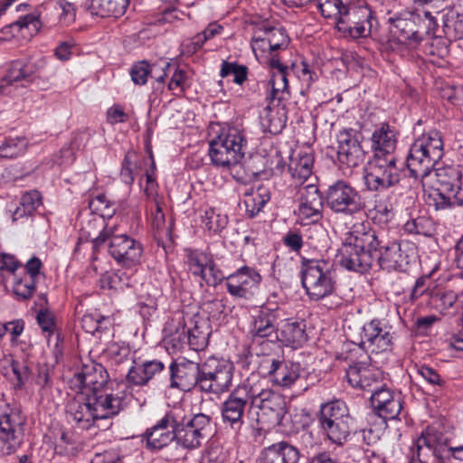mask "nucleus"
I'll return each mask as SVG.
<instances>
[{"instance_id": "f257e3e1", "label": "nucleus", "mask_w": 463, "mask_h": 463, "mask_svg": "<svg viewBox=\"0 0 463 463\" xmlns=\"http://www.w3.org/2000/svg\"><path fill=\"white\" fill-rule=\"evenodd\" d=\"M391 33L395 36L388 42V48L402 57L410 55L409 45H417L424 35H435L438 29L436 17L429 11L404 10L389 16Z\"/></svg>"}, {"instance_id": "f03ea898", "label": "nucleus", "mask_w": 463, "mask_h": 463, "mask_svg": "<svg viewBox=\"0 0 463 463\" xmlns=\"http://www.w3.org/2000/svg\"><path fill=\"white\" fill-rule=\"evenodd\" d=\"M71 389L90 398L111 397V402L125 406L127 387L123 382H109L106 368L94 362L82 364L69 381Z\"/></svg>"}, {"instance_id": "7ed1b4c3", "label": "nucleus", "mask_w": 463, "mask_h": 463, "mask_svg": "<svg viewBox=\"0 0 463 463\" xmlns=\"http://www.w3.org/2000/svg\"><path fill=\"white\" fill-rule=\"evenodd\" d=\"M124 407L111 402V397L102 396L90 398L84 394H77L66 405L69 420L76 428L90 430L92 427L100 428L99 421L109 420L118 415Z\"/></svg>"}, {"instance_id": "20e7f679", "label": "nucleus", "mask_w": 463, "mask_h": 463, "mask_svg": "<svg viewBox=\"0 0 463 463\" xmlns=\"http://www.w3.org/2000/svg\"><path fill=\"white\" fill-rule=\"evenodd\" d=\"M372 228L364 224L354 227L338 250L340 265L347 270L365 273L376 260L373 255Z\"/></svg>"}, {"instance_id": "39448f33", "label": "nucleus", "mask_w": 463, "mask_h": 463, "mask_svg": "<svg viewBox=\"0 0 463 463\" xmlns=\"http://www.w3.org/2000/svg\"><path fill=\"white\" fill-rule=\"evenodd\" d=\"M251 409L256 412L258 424L278 426L287 413V403L280 393L266 387L260 381L250 378Z\"/></svg>"}, {"instance_id": "423d86ee", "label": "nucleus", "mask_w": 463, "mask_h": 463, "mask_svg": "<svg viewBox=\"0 0 463 463\" xmlns=\"http://www.w3.org/2000/svg\"><path fill=\"white\" fill-rule=\"evenodd\" d=\"M175 441L183 448L195 449L202 446L211 432V418L203 413L190 415L181 406H174Z\"/></svg>"}, {"instance_id": "0eeeda50", "label": "nucleus", "mask_w": 463, "mask_h": 463, "mask_svg": "<svg viewBox=\"0 0 463 463\" xmlns=\"http://www.w3.org/2000/svg\"><path fill=\"white\" fill-rule=\"evenodd\" d=\"M300 274L302 286L311 300H321L335 291L336 281L329 262L302 258Z\"/></svg>"}, {"instance_id": "6e6552de", "label": "nucleus", "mask_w": 463, "mask_h": 463, "mask_svg": "<svg viewBox=\"0 0 463 463\" xmlns=\"http://www.w3.org/2000/svg\"><path fill=\"white\" fill-rule=\"evenodd\" d=\"M246 145V137L240 129L222 130L210 142L209 156L213 165L224 170L237 166L244 157Z\"/></svg>"}, {"instance_id": "1a4fd4ad", "label": "nucleus", "mask_w": 463, "mask_h": 463, "mask_svg": "<svg viewBox=\"0 0 463 463\" xmlns=\"http://www.w3.org/2000/svg\"><path fill=\"white\" fill-rule=\"evenodd\" d=\"M247 407L250 412L252 409L250 378L237 385L222 402L220 411L224 428L235 434H240L245 425L244 416Z\"/></svg>"}, {"instance_id": "9d476101", "label": "nucleus", "mask_w": 463, "mask_h": 463, "mask_svg": "<svg viewBox=\"0 0 463 463\" xmlns=\"http://www.w3.org/2000/svg\"><path fill=\"white\" fill-rule=\"evenodd\" d=\"M116 229L106 232L98 239L96 247L107 245L109 255L124 268H133L140 264L143 255V245L140 241L128 234H116Z\"/></svg>"}, {"instance_id": "9b49d317", "label": "nucleus", "mask_w": 463, "mask_h": 463, "mask_svg": "<svg viewBox=\"0 0 463 463\" xmlns=\"http://www.w3.org/2000/svg\"><path fill=\"white\" fill-rule=\"evenodd\" d=\"M373 250L376 257L374 264L387 271L404 270L409 264V257L402 251L401 243L390 238L384 229H372Z\"/></svg>"}, {"instance_id": "f8f14e48", "label": "nucleus", "mask_w": 463, "mask_h": 463, "mask_svg": "<svg viewBox=\"0 0 463 463\" xmlns=\"http://www.w3.org/2000/svg\"><path fill=\"white\" fill-rule=\"evenodd\" d=\"M233 364L225 359L209 357L201 364L199 390L206 393L226 392L232 384Z\"/></svg>"}, {"instance_id": "ddd939ff", "label": "nucleus", "mask_w": 463, "mask_h": 463, "mask_svg": "<svg viewBox=\"0 0 463 463\" xmlns=\"http://www.w3.org/2000/svg\"><path fill=\"white\" fill-rule=\"evenodd\" d=\"M402 172L397 156L372 157L365 169L364 183L368 190L378 192L396 185Z\"/></svg>"}, {"instance_id": "4468645a", "label": "nucleus", "mask_w": 463, "mask_h": 463, "mask_svg": "<svg viewBox=\"0 0 463 463\" xmlns=\"http://www.w3.org/2000/svg\"><path fill=\"white\" fill-rule=\"evenodd\" d=\"M373 11L363 1L353 0L335 23L337 30L353 39L370 35L373 24Z\"/></svg>"}, {"instance_id": "2eb2a0df", "label": "nucleus", "mask_w": 463, "mask_h": 463, "mask_svg": "<svg viewBox=\"0 0 463 463\" xmlns=\"http://www.w3.org/2000/svg\"><path fill=\"white\" fill-rule=\"evenodd\" d=\"M326 202L334 213L347 216H354L363 212L365 207L360 193L343 180H338L328 187Z\"/></svg>"}, {"instance_id": "dca6fc26", "label": "nucleus", "mask_w": 463, "mask_h": 463, "mask_svg": "<svg viewBox=\"0 0 463 463\" xmlns=\"http://www.w3.org/2000/svg\"><path fill=\"white\" fill-rule=\"evenodd\" d=\"M24 417L17 409H8L0 415V454H14L24 440Z\"/></svg>"}, {"instance_id": "f3484780", "label": "nucleus", "mask_w": 463, "mask_h": 463, "mask_svg": "<svg viewBox=\"0 0 463 463\" xmlns=\"http://www.w3.org/2000/svg\"><path fill=\"white\" fill-rule=\"evenodd\" d=\"M362 133L354 128H343L336 136L337 161L343 169L351 170L363 164L365 152L362 147Z\"/></svg>"}, {"instance_id": "a211bd4d", "label": "nucleus", "mask_w": 463, "mask_h": 463, "mask_svg": "<svg viewBox=\"0 0 463 463\" xmlns=\"http://www.w3.org/2000/svg\"><path fill=\"white\" fill-rule=\"evenodd\" d=\"M258 270L250 266H242L226 277L227 292L235 298L249 299L261 282Z\"/></svg>"}, {"instance_id": "6ab92c4d", "label": "nucleus", "mask_w": 463, "mask_h": 463, "mask_svg": "<svg viewBox=\"0 0 463 463\" xmlns=\"http://www.w3.org/2000/svg\"><path fill=\"white\" fill-rule=\"evenodd\" d=\"M298 220L306 226L310 222H318L323 217V197L316 184L300 186L298 192Z\"/></svg>"}, {"instance_id": "aec40b11", "label": "nucleus", "mask_w": 463, "mask_h": 463, "mask_svg": "<svg viewBox=\"0 0 463 463\" xmlns=\"http://www.w3.org/2000/svg\"><path fill=\"white\" fill-rule=\"evenodd\" d=\"M361 345L371 353L387 352L392 349V335L381 320L373 319L363 326Z\"/></svg>"}, {"instance_id": "412c9836", "label": "nucleus", "mask_w": 463, "mask_h": 463, "mask_svg": "<svg viewBox=\"0 0 463 463\" xmlns=\"http://www.w3.org/2000/svg\"><path fill=\"white\" fill-rule=\"evenodd\" d=\"M175 437L173 408L166 411L154 426L147 428L143 434L147 449L153 451L165 448L175 440Z\"/></svg>"}, {"instance_id": "4be33fe9", "label": "nucleus", "mask_w": 463, "mask_h": 463, "mask_svg": "<svg viewBox=\"0 0 463 463\" xmlns=\"http://www.w3.org/2000/svg\"><path fill=\"white\" fill-rule=\"evenodd\" d=\"M201 378V364L182 360L174 362L170 365L171 386L182 390L199 389V381Z\"/></svg>"}, {"instance_id": "5701e85b", "label": "nucleus", "mask_w": 463, "mask_h": 463, "mask_svg": "<svg viewBox=\"0 0 463 463\" xmlns=\"http://www.w3.org/2000/svg\"><path fill=\"white\" fill-rule=\"evenodd\" d=\"M370 401L377 414L384 420H395L402 409L401 393L384 386L373 390Z\"/></svg>"}, {"instance_id": "b1692460", "label": "nucleus", "mask_w": 463, "mask_h": 463, "mask_svg": "<svg viewBox=\"0 0 463 463\" xmlns=\"http://www.w3.org/2000/svg\"><path fill=\"white\" fill-rule=\"evenodd\" d=\"M346 378L349 384L364 391L373 393V390L379 389L382 385V373L373 366L366 363H355L350 364L346 369Z\"/></svg>"}, {"instance_id": "393cba45", "label": "nucleus", "mask_w": 463, "mask_h": 463, "mask_svg": "<svg viewBox=\"0 0 463 463\" xmlns=\"http://www.w3.org/2000/svg\"><path fill=\"white\" fill-rule=\"evenodd\" d=\"M373 157L396 156L398 132L389 123L377 126L370 138Z\"/></svg>"}, {"instance_id": "a878e982", "label": "nucleus", "mask_w": 463, "mask_h": 463, "mask_svg": "<svg viewBox=\"0 0 463 463\" xmlns=\"http://www.w3.org/2000/svg\"><path fill=\"white\" fill-rule=\"evenodd\" d=\"M303 371L299 363L273 359L268 374L273 384L282 389H289L300 379Z\"/></svg>"}, {"instance_id": "bb28decb", "label": "nucleus", "mask_w": 463, "mask_h": 463, "mask_svg": "<svg viewBox=\"0 0 463 463\" xmlns=\"http://www.w3.org/2000/svg\"><path fill=\"white\" fill-rule=\"evenodd\" d=\"M277 312L266 307H261L257 314L252 316L248 334L252 341L269 338L277 335Z\"/></svg>"}, {"instance_id": "cd10ccee", "label": "nucleus", "mask_w": 463, "mask_h": 463, "mask_svg": "<svg viewBox=\"0 0 463 463\" xmlns=\"http://www.w3.org/2000/svg\"><path fill=\"white\" fill-rule=\"evenodd\" d=\"M439 161L430 157L422 146L411 144L406 156V166L411 173V176L420 178L423 182L428 177Z\"/></svg>"}, {"instance_id": "c85d7f7f", "label": "nucleus", "mask_w": 463, "mask_h": 463, "mask_svg": "<svg viewBox=\"0 0 463 463\" xmlns=\"http://www.w3.org/2000/svg\"><path fill=\"white\" fill-rule=\"evenodd\" d=\"M269 67L271 70V77L269 80L271 91L267 99H269L270 102H273L275 99H278V101L286 99L289 96L288 82V67L281 62L279 57L270 58Z\"/></svg>"}, {"instance_id": "c756f323", "label": "nucleus", "mask_w": 463, "mask_h": 463, "mask_svg": "<svg viewBox=\"0 0 463 463\" xmlns=\"http://www.w3.org/2000/svg\"><path fill=\"white\" fill-rule=\"evenodd\" d=\"M436 187L439 191L454 196L458 205H463V198L459 196L461 190V172L453 166L436 170Z\"/></svg>"}, {"instance_id": "7c9ffc66", "label": "nucleus", "mask_w": 463, "mask_h": 463, "mask_svg": "<svg viewBox=\"0 0 463 463\" xmlns=\"http://www.w3.org/2000/svg\"><path fill=\"white\" fill-rule=\"evenodd\" d=\"M299 451L286 441L264 448L259 456V463H298Z\"/></svg>"}, {"instance_id": "2f4dec72", "label": "nucleus", "mask_w": 463, "mask_h": 463, "mask_svg": "<svg viewBox=\"0 0 463 463\" xmlns=\"http://www.w3.org/2000/svg\"><path fill=\"white\" fill-rule=\"evenodd\" d=\"M437 442L438 438L435 431L427 428L411 445L407 455L410 462L427 463Z\"/></svg>"}, {"instance_id": "473e14b6", "label": "nucleus", "mask_w": 463, "mask_h": 463, "mask_svg": "<svg viewBox=\"0 0 463 463\" xmlns=\"http://www.w3.org/2000/svg\"><path fill=\"white\" fill-rule=\"evenodd\" d=\"M314 156L307 151L293 152L289 157L288 172L297 185L302 184L312 175Z\"/></svg>"}, {"instance_id": "72a5a7b5", "label": "nucleus", "mask_w": 463, "mask_h": 463, "mask_svg": "<svg viewBox=\"0 0 463 463\" xmlns=\"http://www.w3.org/2000/svg\"><path fill=\"white\" fill-rule=\"evenodd\" d=\"M130 0H85L84 6L92 15L119 18L127 11Z\"/></svg>"}, {"instance_id": "f704fd0d", "label": "nucleus", "mask_w": 463, "mask_h": 463, "mask_svg": "<svg viewBox=\"0 0 463 463\" xmlns=\"http://www.w3.org/2000/svg\"><path fill=\"white\" fill-rule=\"evenodd\" d=\"M278 331L276 338L287 346L299 348L307 341L304 321L287 320Z\"/></svg>"}, {"instance_id": "c9c22d12", "label": "nucleus", "mask_w": 463, "mask_h": 463, "mask_svg": "<svg viewBox=\"0 0 463 463\" xmlns=\"http://www.w3.org/2000/svg\"><path fill=\"white\" fill-rule=\"evenodd\" d=\"M186 329L190 348L197 352L203 350L211 335L209 323L203 318L194 317L190 320V326H186Z\"/></svg>"}, {"instance_id": "e433bc0d", "label": "nucleus", "mask_w": 463, "mask_h": 463, "mask_svg": "<svg viewBox=\"0 0 463 463\" xmlns=\"http://www.w3.org/2000/svg\"><path fill=\"white\" fill-rule=\"evenodd\" d=\"M428 153L430 157L439 161L444 155V144L442 135L439 130L430 129L418 136L413 142Z\"/></svg>"}, {"instance_id": "4c0bfd02", "label": "nucleus", "mask_w": 463, "mask_h": 463, "mask_svg": "<svg viewBox=\"0 0 463 463\" xmlns=\"http://www.w3.org/2000/svg\"><path fill=\"white\" fill-rule=\"evenodd\" d=\"M38 72L37 65L28 60H17L11 63L5 80L9 83L15 81L32 82Z\"/></svg>"}, {"instance_id": "58836bf2", "label": "nucleus", "mask_w": 463, "mask_h": 463, "mask_svg": "<svg viewBox=\"0 0 463 463\" xmlns=\"http://www.w3.org/2000/svg\"><path fill=\"white\" fill-rule=\"evenodd\" d=\"M318 423L340 422V420H352L345 402L336 400L324 403L320 406L317 415Z\"/></svg>"}, {"instance_id": "ea45409f", "label": "nucleus", "mask_w": 463, "mask_h": 463, "mask_svg": "<svg viewBox=\"0 0 463 463\" xmlns=\"http://www.w3.org/2000/svg\"><path fill=\"white\" fill-rule=\"evenodd\" d=\"M352 420H340V422H323L319 427L323 434L333 444L342 447L347 441L351 433Z\"/></svg>"}, {"instance_id": "a19ab883", "label": "nucleus", "mask_w": 463, "mask_h": 463, "mask_svg": "<svg viewBox=\"0 0 463 463\" xmlns=\"http://www.w3.org/2000/svg\"><path fill=\"white\" fill-rule=\"evenodd\" d=\"M269 198V193L264 187H259L256 190L250 189V191L245 192L243 203L247 216L253 218L258 215Z\"/></svg>"}, {"instance_id": "79ce46f5", "label": "nucleus", "mask_w": 463, "mask_h": 463, "mask_svg": "<svg viewBox=\"0 0 463 463\" xmlns=\"http://www.w3.org/2000/svg\"><path fill=\"white\" fill-rule=\"evenodd\" d=\"M114 227L105 225L104 219L99 216H92L81 228V234L86 240L92 241V249L99 251L103 246L96 247L98 239L101 238L106 232H112Z\"/></svg>"}, {"instance_id": "37998d69", "label": "nucleus", "mask_w": 463, "mask_h": 463, "mask_svg": "<svg viewBox=\"0 0 463 463\" xmlns=\"http://www.w3.org/2000/svg\"><path fill=\"white\" fill-rule=\"evenodd\" d=\"M251 48L256 58L260 62L267 63L268 65H269L270 58L279 57L277 53L269 50V44H268V41L266 40L265 32H263L260 25L254 31L251 40Z\"/></svg>"}, {"instance_id": "c03bdc74", "label": "nucleus", "mask_w": 463, "mask_h": 463, "mask_svg": "<svg viewBox=\"0 0 463 463\" xmlns=\"http://www.w3.org/2000/svg\"><path fill=\"white\" fill-rule=\"evenodd\" d=\"M260 27L265 32L269 50L273 51L274 53L278 50H285L288 47L289 37L284 28L269 26L268 24H261Z\"/></svg>"}, {"instance_id": "a18cd8bd", "label": "nucleus", "mask_w": 463, "mask_h": 463, "mask_svg": "<svg viewBox=\"0 0 463 463\" xmlns=\"http://www.w3.org/2000/svg\"><path fill=\"white\" fill-rule=\"evenodd\" d=\"M353 0H314L321 14L325 18L332 19L334 23L337 21L343 11L351 4Z\"/></svg>"}, {"instance_id": "49530a36", "label": "nucleus", "mask_w": 463, "mask_h": 463, "mask_svg": "<svg viewBox=\"0 0 463 463\" xmlns=\"http://www.w3.org/2000/svg\"><path fill=\"white\" fill-rule=\"evenodd\" d=\"M424 194L427 204L434 207L436 211L450 209L457 203L453 195L439 191L434 186L430 187L429 190H425Z\"/></svg>"}, {"instance_id": "de8ad7c7", "label": "nucleus", "mask_w": 463, "mask_h": 463, "mask_svg": "<svg viewBox=\"0 0 463 463\" xmlns=\"http://www.w3.org/2000/svg\"><path fill=\"white\" fill-rule=\"evenodd\" d=\"M457 302L459 305V294L452 290L438 289L430 294V304L440 312L449 310Z\"/></svg>"}, {"instance_id": "09e8293b", "label": "nucleus", "mask_w": 463, "mask_h": 463, "mask_svg": "<svg viewBox=\"0 0 463 463\" xmlns=\"http://www.w3.org/2000/svg\"><path fill=\"white\" fill-rule=\"evenodd\" d=\"M261 124L267 132L277 135L284 128L286 122L279 115V109H271L269 105L264 109V115L261 117Z\"/></svg>"}, {"instance_id": "8fccbe9b", "label": "nucleus", "mask_w": 463, "mask_h": 463, "mask_svg": "<svg viewBox=\"0 0 463 463\" xmlns=\"http://www.w3.org/2000/svg\"><path fill=\"white\" fill-rule=\"evenodd\" d=\"M131 350L125 344L111 343L108 345L105 355L112 365H120L130 359Z\"/></svg>"}, {"instance_id": "3c124183", "label": "nucleus", "mask_w": 463, "mask_h": 463, "mask_svg": "<svg viewBox=\"0 0 463 463\" xmlns=\"http://www.w3.org/2000/svg\"><path fill=\"white\" fill-rule=\"evenodd\" d=\"M36 282L34 279H30L28 276L23 275L22 277L15 278L13 293L16 299L26 300L31 298L36 289Z\"/></svg>"}, {"instance_id": "603ef678", "label": "nucleus", "mask_w": 463, "mask_h": 463, "mask_svg": "<svg viewBox=\"0 0 463 463\" xmlns=\"http://www.w3.org/2000/svg\"><path fill=\"white\" fill-rule=\"evenodd\" d=\"M230 75H233V82L241 85L247 80L248 68L237 62H230L222 61L220 70V76L224 79Z\"/></svg>"}, {"instance_id": "864d4df0", "label": "nucleus", "mask_w": 463, "mask_h": 463, "mask_svg": "<svg viewBox=\"0 0 463 463\" xmlns=\"http://www.w3.org/2000/svg\"><path fill=\"white\" fill-rule=\"evenodd\" d=\"M212 255L203 251L191 250L187 255V265L194 276L201 277Z\"/></svg>"}, {"instance_id": "5fc2aeb1", "label": "nucleus", "mask_w": 463, "mask_h": 463, "mask_svg": "<svg viewBox=\"0 0 463 463\" xmlns=\"http://www.w3.org/2000/svg\"><path fill=\"white\" fill-rule=\"evenodd\" d=\"M393 208L389 202L386 200L376 201L372 211V219L374 222L387 224L393 219Z\"/></svg>"}, {"instance_id": "6e6d98bb", "label": "nucleus", "mask_w": 463, "mask_h": 463, "mask_svg": "<svg viewBox=\"0 0 463 463\" xmlns=\"http://www.w3.org/2000/svg\"><path fill=\"white\" fill-rule=\"evenodd\" d=\"M200 278L211 287H217L226 279V277L222 269L217 266L213 257L208 261L204 268L203 274H202Z\"/></svg>"}, {"instance_id": "4d7b16f0", "label": "nucleus", "mask_w": 463, "mask_h": 463, "mask_svg": "<svg viewBox=\"0 0 463 463\" xmlns=\"http://www.w3.org/2000/svg\"><path fill=\"white\" fill-rule=\"evenodd\" d=\"M89 208L92 213H97V216L102 219L106 216H111L115 213V208L112 207V203L104 194H98L94 198H91L89 202Z\"/></svg>"}, {"instance_id": "13d9d810", "label": "nucleus", "mask_w": 463, "mask_h": 463, "mask_svg": "<svg viewBox=\"0 0 463 463\" xmlns=\"http://www.w3.org/2000/svg\"><path fill=\"white\" fill-rule=\"evenodd\" d=\"M403 229L410 234H419L423 236H430L431 234L430 221L423 216L407 221Z\"/></svg>"}, {"instance_id": "bf43d9fd", "label": "nucleus", "mask_w": 463, "mask_h": 463, "mask_svg": "<svg viewBox=\"0 0 463 463\" xmlns=\"http://www.w3.org/2000/svg\"><path fill=\"white\" fill-rule=\"evenodd\" d=\"M24 140L8 138L0 146V158H14L24 151Z\"/></svg>"}, {"instance_id": "052dcab7", "label": "nucleus", "mask_w": 463, "mask_h": 463, "mask_svg": "<svg viewBox=\"0 0 463 463\" xmlns=\"http://www.w3.org/2000/svg\"><path fill=\"white\" fill-rule=\"evenodd\" d=\"M135 154L128 152L121 164L120 178L126 184L131 185L135 180V170L137 165L134 158Z\"/></svg>"}, {"instance_id": "680f3d73", "label": "nucleus", "mask_w": 463, "mask_h": 463, "mask_svg": "<svg viewBox=\"0 0 463 463\" xmlns=\"http://www.w3.org/2000/svg\"><path fill=\"white\" fill-rule=\"evenodd\" d=\"M151 64L146 61H140L133 64L130 70V76L133 82L137 85H144L147 81Z\"/></svg>"}, {"instance_id": "e2e57ef3", "label": "nucleus", "mask_w": 463, "mask_h": 463, "mask_svg": "<svg viewBox=\"0 0 463 463\" xmlns=\"http://www.w3.org/2000/svg\"><path fill=\"white\" fill-rule=\"evenodd\" d=\"M203 222L210 232H218L222 231L227 224V218L216 214L213 209L205 211Z\"/></svg>"}, {"instance_id": "0e129e2a", "label": "nucleus", "mask_w": 463, "mask_h": 463, "mask_svg": "<svg viewBox=\"0 0 463 463\" xmlns=\"http://www.w3.org/2000/svg\"><path fill=\"white\" fill-rule=\"evenodd\" d=\"M146 367L145 364H136L129 368L126 375V385L129 386H143L146 384Z\"/></svg>"}, {"instance_id": "69168bd1", "label": "nucleus", "mask_w": 463, "mask_h": 463, "mask_svg": "<svg viewBox=\"0 0 463 463\" xmlns=\"http://www.w3.org/2000/svg\"><path fill=\"white\" fill-rule=\"evenodd\" d=\"M282 242L290 251L299 253L304 245L303 234L298 230H289L283 236Z\"/></svg>"}, {"instance_id": "338daca9", "label": "nucleus", "mask_w": 463, "mask_h": 463, "mask_svg": "<svg viewBox=\"0 0 463 463\" xmlns=\"http://www.w3.org/2000/svg\"><path fill=\"white\" fill-rule=\"evenodd\" d=\"M36 320L43 332L46 333L48 336L52 335L56 330L54 315L48 309H41L37 313Z\"/></svg>"}, {"instance_id": "774afa93", "label": "nucleus", "mask_w": 463, "mask_h": 463, "mask_svg": "<svg viewBox=\"0 0 463 463\" xmlns=\"http://www.w3.org/2000/svg\"><path fill=\"white\" fill-rule=\"evenodd\" d=\"M445 33L454 38H463V13L457 14L445 23Z\"/></svg>"}]
</instances>
